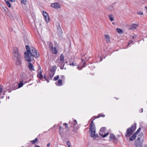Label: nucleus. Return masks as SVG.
Listing matches in <instances>:
<instances>
[{"label":"nucleus","instance_id":"obj_1","mask_svg":"<svg viewBox=\"0 0 147 147\" xmlns=\"http://www.w3.org/2000/svg\"><path fill=\"white\" fill-rule=\"evenodd\" d=\"M27 52H25V58L26 61L28 62L32 61L34 60L33 57L37 58L39 56V54L36 51V49L33 47L30 48L28 45L26 47Z\"/></svg>","mask_w":147,"mask_h":147},{"label":"nucleus","instance_id":"obj_2","mask_svg":"<svg viewBox=\"0 0 147 147\" xmlns=\"http://www.w3.org/2000/svg\"><path fill=\"white\" fill-rule=\"evenodd\" d=\"M13 59L16 61V64L18 65H20L21 63V56L19 54L18 49L16 48L13 50Z\"/></svg>","mask_w":147,"mask_h":147},{"label":"nucleus","instance_id":"obj_3","mask_svg":"<svg viewBox=\"0 0 147 147\" xmlns=\"http://www.w3.org/2000/svg\"><path fill=\"white\" fill-rule=\"evenodd\" d=\"M136 124L135 123L134 125H132L131 127L128 128L127 130V134L125 136L126 137H129L131 134L132 133V132L136 129Z\"/></svg>","mask_w":147,"mask_h":147},{"label":"nucleus","instance_id":"obj_4","mask_svg":"<svg viewBox=\"0 0 147 147\" xmlns=\"http://www.w3.org/2000/svg\"><path fill=\"white\" fill-rule=\"evenodd\" d=\"M144 136L142 133H140L138 136L137 142H143L144 140Z\"/></svg>","mask_w":147,"mask_h":147},{"label":"nucleus","instance_id":"obj_5","mask_svg":"<svg viewBox=\"0 0 147 147\" xmlns=\"http://www.w3.org/2000/svg\"><path fill=\"white\" fill-rule=\"evenodd\" d=\"M90 129L91 131L90 136L94 138V139L97 136V135H96L95 134V128H92V129Z\"/></svg>","mask_w":147,"mask_h":147},{"label":"nucleus","instance_id":"obj_6","mask_svg":"<svg viewBox=\"0 0 147 147\" xmlns=\"http://www.w3.org/2000/svg\"><path fill=\"white\" fill-rule=\"evenodd\" d=\"M51 6L55 9H59L61 7L60 4L58 3H55L51 4Z\"/></svg>","mask_w":147,"mask_h":147},{"label":"nucleus","instance_id":"obj_7","mask_svg":"<svg viewBox=\"0 0 147 147\" xmlns=\"http://www.w3.org/2000/svg\"><path fill=\"white\" fill-rule=\"evenodd\" d=\"M73 124L74 126L75 127H74V128L73 130V131L75 133H76L77 132V130L78 129L79 127L77 125V122L76 120H74Z\"/></svg>","mask_w":147,"mask_h":147},{"label":"nucleus","instance_id":"obj_8","mask_svg":"<svg viewBox=\"0 0 147 147\" xmlns=\"http://www.w3.org/2000/svg\"><path fill=\"white\" fill-rule=\"evenodd\" d=\"M43 14L44 17L46 22L47 23H48L49 22V18L47 13L46 12L43 11Z\"/></svg>","mask_w":147,"mask_h":147},{"label":"nucleus","instance_id":"obj_9","mask_svg":"<svg viewBox=\"0 0 147 147\" xmlns=\"http://www.w3.org/2000/svg\"><path fill=\"white\" fill-rule=\"evenodd\" d=\"M138 24H133L130 26L129 28L131 30H135L138 27Z\"/></svg>","mask_w":147,"mask_h":147},{"label":"nucleus","instance_id":"obj_10","mask_svg":"<svg viewBox=\"0 0 147 147\" xmlns=\"http://www.w3.org/2000/svg\"><path fill=\"white\" fill-rule=\"evenodd\" d=\"M37 72L38 73V74L37 75V77L39 78L40 79H42L43 78V76L42 74V72L41 69H39L38 70Z\"/></svg>","mask_w":147,"mask_h":147},{"label":"nucleus","instance_id":"obj_11","mask_svg":"<svg viewBox=\"0 0 147 147\" xmlns=\"http://www.w3.org/2000/svg\"><path fill=\"white\" fill-rule=\"evenodd\" d=\"M143 142H137L135 144L136 147H142Z\"/></svg>","mask_w":147,"mask_h":147},{"label":"nucleus","instance_id":"obj_12","mask_svg":"<svg viewBox=\"0 0 147 147\" xmlns=\"http://www.w3.org/2000/svg\"><path fill=\"white\" fill-rule=\"evenodd\" d=\"M28 67L30 71H32V70L34 71L35 70L34 69V67L33 66V65L31 63H28Z\"/></svg>","mask_w":147,"mask_h":147},{"label":"nucleus","instance_id":"obj_13","mask_svg":"<svg viewBox=\"0 0 147 147\" xmlns=\"http://www.w3.org/2000/svg\"><path fill=\"white\" fill-rule=\"evenodd\" d=\"M105 127L101 128L100 131L99 133V135L101 136H103V133H105Z\"/></svg>","mask_w":147,"mask_h":147},{"label":"nucleus","instance_id":"obj_14","mask_svg":"<svg viewBox=\"0 0 147 147\" xmlns=\"http://www.w3.org/2000/svg\"><path fill=\"white\" fill-rule=\"evenodd\" d=\"M105 37L107 43H109L110 42V37L109 35L105 34Z\"/></svg>","mask_w":147,"mask_h":147},{"label":"nucleus","instance_id":"obj_15","mask_svg":"<svg viewBox=\"0 0 147 147\" xmlns=\"http://www.w3.org/2000/svg\"><path fill=\"white\" fill-rule=\"evenodd\" d=\"M52 53L53 54H56L57 53V51L56 49V48L55 47H52L51 49Z\"/></svg>","mask_w":147,"mask_h":147},{"label":"nucleus","instance_id":"obj_16","mask_svg":"<svg viewBox=\"0 0 147 147\" xmlns=\"http://www.w3.org/2000/svg\"><path fill=\"white\" fill-rule=\"evenodd\" d=\"M61 62H60L61 64L63 63L64 61V56L63 54H61L60 55V59Z\"/></svg>","mask_w":147,"mask_h":147},{"label":"nucleus","instance_id":"obj_17","mask_svg":"<svg viewBox=\"0 0 147 147\" xmlns=\"http://www.w3.org/2000/svg\"><path fill=\"white\" fill-rule=\"evenodd\" d=\"M136 137L137 136L134 134L133 136L129 138V140L131 141H133L136 138Z\"/></svg>","mask_w":147,"mask_h":147},{"label":"nucleus","instance_id":"obj_18","mask_svg":"<svg viewBox=\"0 0 147 147\" xmlns=\"http://www.w3.org/2000/svg\"><path fill=\"white\" fill-rule=\"evenodd\" d=\"M108 17L109 19L111 21H113L114 20V17L113 16V15L112 14H111L108 15Z\"/></svg>","mask_w":147,"mask_h":147},{"label":"nucleus","instance_id":"obj_19","mask_svg":"<svg viewBox=\"0 0 147 147\" xmlns=\"http://www.w3.org/2000/svg\"><path fill=\"white\" fill-rule=\"evenodd\" d=\"M50 72L51 73H50V77L51 78H52L54 76L55 72L52 69L50 70Z\"/></svg>","mask_w":147,"mask_h":147},{"label":"nucleus","instance_id":"obj_20","mask_svg":"<svg viewBox=\"0 0 147 147\" xmlns=\"http://www.w3.org/2000/svg\"><path fill=\"white\" fill-rule=\"evenodd\" d=\"M110 137L111 139H112L113 140H117V139L116 138L113 134H111L110 135Z\"/></svg>","mask_w":147,"mask_h":147},{"label":"nucleus","instance_id":"obj_21","mask_svg":"<svg viewBox=\"0 0 147 147\" xmlns=\"http://www.w3.org/2000/svg\"><path fill=\"white\" fill-rule=\"evenodd\" d=\"M116 31L119 34H122L123 32L122 30L119 28H116Z\"/></svg>","mask_w":147,"mask_h":147},{"label":"nucleus","instance_id":"obj_22","mask_svg":"<svg viewBox=\"0 0 147 147\" xmlns=\"http://www.w3.org/2000/svg\"><path fill=\"white\" fill-rule=\"evenodd\" d=\"M93 128H95L94 124L93 123V121H92L91 122V123L90 124V129H92Z\"/></svg>","mask_w":147,"mask_h":147},{"label":"nucleus","instance_id":"obj_23","mask_svg":"<svg viewBox=\"0 0 147 147\" xmlns=\"http://www.w3.org/2000/svg\"><path fill=\"white\" fill-rule=\"evenodd\" d=\"M27 2V0H21V3L24 5H26Z\"/></svg>","mask_w":147,"mask_h":147},{"label":"nucleus","instance_id":"obj_24","mask_svg":"<svg viewBox=\"0 0 147 147\" xmlns=\"http://www.w3.org/2000/svg\"><path fill=\"white\" fill-rule=\"evenodd\" d=\"M62 80H61V79L59 80H58L57 83L56 84V85L58 86L59 85H58V84H61L62 83Z\"/></svg>","mask_w":147,"mask_h":147},{"label":"nucleus","instance_id":"obj_25","mask_svg":"<svg viewBox=\"0 0 147 147\" xmlns=\"http://www.w3.org/2000/svg\"><path fill=\"white\" fill-rule=\"evenodd\" d=\"M141 130V129L140 127H139L136 131L134 133V134L137 136L139 132Z\"/></svg>","mask_w":147,"mask_h":147},{"label":"nucleus","instance_id":"obj_26","mask_svg":"<svg viewBox=\"0 0 147 147\" xmlns=\"http://www.w3.org/2000/svg\"><path fill=\"white\" fill-rule=\"evenodd\" d=\"M5 2L7 4V5H8V6L9 7H11V5L10 2L9 1H7V0L6 1H5Z\"/></svg>","mask_w":147,"mask_h":147},{"label":"nucleus","instance_id":"obj_27","mask_svg":"<svg viewBox=\"0 0 147 147\" xmlns=\"http://www.w3.org/2000/svg\"><path fill=\"white\" fill-rule=\"evenodd\" d=\"M67 144L69 147H72L71 145L70 142L69 141H67Z\"/></svg>","mask_w":147,"mask_h":147},{"label":"nucleus","instance_id":"obj_28","mask_svg":"<svg viewBox=\"0 0 147 147\" xmlns=\"http://www.w3.org/2000/svg\"><path fill=\"white\" fill-rule=\"evenodd\" d=\"M38 141V139L37 138H36L35 139L31 141L33 144H34L36 142Z\"/></svg>","mask_w":147,"mask_h":147},{"label":"nucleus","instance_id":"obj_29","mask_svg":"<svg viewBox=\"0 0 147 147\" xmlns=\"http://www.w3.org/2000/svg\"><path fill=\"white\" fill-rule=\"evenodd\" d=\"M23 84L22 82H20V83L19 84L18 87L20 88L23 86Z\"/></svg>","mask_w":147,"mask_h":147},{"label":"nucleus","instance_id":"obj_30","mask_svg":"<svg viewBox=\"0 0 147 147\" xmlns=\"http://www.w3.org/2000/svg\"><path fill=\"white\" fill-rule=\"evenodd\" d=\"M70 65L71 66L72 65L73 66H75L77 65L76 63L74 62H73L71 63H70Z\"/></svg>","mask_w":147,"mask_h":147},{"label":"nucleus","instance_id":"obj_31","mask_svg":"<svg viewBox=\"0 0 147 147\" xmlns=\"http://www.w3.org/2000/svg\"><path fill=\"white\" fill-rule=\"evenodd\" d=\"M49 47L51 48V49L52 48V47H53L52 43L51 42H49Z\"/></svg>","mask_w":147,"mask_h":147},{"label":"nucleus","instance_id":"obj_32","mask_svg":"<svg viewBox=\"0 0 147 147\" xmlns=\"http://www.w3.org/2000/svg\"><path fill=\"white\" fill-rule=\"evenodd\" d=\"M59 78V76L58 75L55 76L54 78V80L56 81Z\"/></svg>","mask_w":147,"mask_h":147},{"label":"nucleus","instance_id":"obj_33","mask_svg":"<svg viewBox=\"0 0 147 147\" xmlns=\"http://www.w3.org/2000/svg\"><path fill=\"white\" fill-rule=\"evenodd\" d=\"M109 133H107L106 134H105L104 135L103 134V136H102L103 137L105 138L106 137L108 134Z\"/></svg>","mask_w":147,"mask_h":147},{"label":"nucleus","instance_id":"obj_34","mask_svg":"<svg viewBox=\"0 0 147 147\" xmlns=\"http://www.w3.org/2000/svg\"><path fill=\"white\" fill-rule=\"evenodd\" d=\"M63 125L65 126L66 129H68V126L67 124V123H64L63 124Z\"/></svg>","mask_w":147,"mask_h":147},{"label":"nucleus","instance_id":"obj_35","mask_svg":"<svg viewBox=\"0 0 147 147\" xmlns=\"http://www.w3.org/2000/svg\"><path fill=\"white\" fill-rule=\"evenodd\" d=\"M137 13L139 15H142L143 14L142 11H138L137 12Z\"/></svg>","mask_w":147,"mask_h":147},{"label":"nucleus","instance_id":"obj_36","mask_svg":"<svg viewBox=\"0 0 147 147\" xmlns=\"http://www.w3.org/2000/svg\"><path fill=\"white\" fill-rule=\"evenodd\" d=\"M133 42V41L132 40L130 41L128 44V46L130 45Z\"/></svg>","mask_w":147,"mask_h":147},{"label":"nucleus","instance_id":"obj_37","mask_svg":"<svg viewBox=\"0 0 147 147\" xmlns=\"http://www.w3.org/2000/svg\"><path fill=\"white\" fill-rule=\"evenodd\" d=\"M2 88L1 87H0V94L2 93Z\"/></svg>","mask_w":147,"mask_h":147},{"label":"nucleus","instance_id":"obj_38","mask_svg":"<svg viewBox=\"0 0 147 147\" xmlns=\"http://www.w3.org/2000/svg\"><path fill=\"white\" fill-rule=\"evenodd\" d=\"M105 117V115H100V116H99L98 117Z\"/></svg>","mask_w":147,"mask_h":147},{"label":"nucleus","instance_id":"obj_39","mask_svg":"<svg viewBox=\"0 0 147 147\" xmlns=\"http://www.w3.org/2000/svg\"><path fill=\"white\" fill-rule=\"evenodd\" d=\"M139 111L141 113H142L143 111V109L142 108L141 109L139 110Z\"/></svg>","mask_w":147,"mask_h":147},{"label":"nucleus","instance_id":"obj_40","mask_svg":"<svg viewBox=\"0 0 147 147\" xmlns=\"http://www.w3.org/2000/svg\"><path fill=\"white\" fill-rule=\"evenodd\" d=\"M50 146V143H48L47 145V146L48 147H49V146Z\"/></svg>","mask_w":147,"mask_h":147},{"label":"nucleus","instance_id":"obj_41","mask_svg":"<svg viewBox=\"0 0 147 147\" xmlns=\"http://www.w3.org/2000/svg\"><path fill=\"white\" fill-rule=\"evenodd\" d=\"M59 134H60L61 136L62 134V132H61V130L60 131H59Z\"/></svg>","mask_w":147,"mask_h":147},{"label":"nucleus","instance_id":"obj_42","mask_svg":"<svg viewBox=\"0 0 147 147\" xmlns=\"http://www.w3.org/2000/svg\"><path fill=\"white\" fill-rule=\"evenodd\" d=\"M10 2H13L15 1V0H9Z\"/></svg>","mask_w":147,"mask_h":147},{"label":"nucleus","instance_id":"obj_43","mask_svg":"<svg viewBox=\"0 0 147 147\" xmlns=\"http://www.w3.org/2000/svg\"><path fill=\"white\" fill-rule=\"evenodd\" d=\"M82 62L83 63H84V64H85V61L84 60H83L82 59Z\"/></svg>","mask_w":147,"mask_h":147},{"label":"nucleus","instance_id":"obj_44","mask_svg":"<svg viewBox=\"0 0 147 147\" xmlns=\"http://www.w3.org/2000/svg\"><path fill=\"white\" fill-rule=\"evenodd\" d=\"M61 78H62L64 79V78H65V76H61Z\"/></svg>","mask_w":147,"mask_h":147},{"label":"nucleus","instance_id":"obj_45","mask_svg":"<svg viewBox=\"0 0 147 147\" xmlns=\"http://www.w3.org/2000/svg\"><path fill=\"white\" fill-rule=\"evenodd\" d=\"M59 129H60V131H61V126L59 127ZM62 129H63L62 128Z\"/></svg>","mask_w":147,"mask_h":147},{"label":"nucleus","instance_id":"obj_46","mask_svg":"<svg viewBox=\"0 0 147 147\" xmlns=\"http://www.w3.org/2000/svg\"><path fill=\"white\" fill-rule=\"evenodd\" d=\"M34 147H40L38 145H36V146H35Z\"/></svg>","mask_w":147,"mask_h":147},{"label":"nucleus","instance_id":"obj_47","mask_svg":"<svg viewBox=\"0 0 147 147\" xmlns=\"http://www.w3.org/2000/svg\"><path fill=\"white\" fill-rule=\"evenodd\" d=\"M145 8L147 10V6H145Z\"/></svg>","mask_w":147,"mask_h":147},{"label":"nucleus","instance_id":"obj_48","mask_svg":"<svg viewBox=\"0 0 147 147\" xmlns=\"http://www.w3.org/2000/svg\"><path fill=\"white\" fill-rule=\"evenodd\" d=\"M46 77L45 76L44 77V79H45L46 78Z\"/></svg>","mask_w":147,"mask_h":147},{"label":"nucleus","instance_id":"obj_49","mask_svg":"<svg viewBox=\"0 0 147 147\" xmlns=\"http://www.w3.org/2000/svg\"><path fill=\"white\" fill-rule=\"evenodd\" d=\"M59 59H57L56 61L57 62H58V61L59 60Z\"/></svg>","mask_w":147,"mask_h":147},{"label":"nucleus","instance_id":"obj_50","mask_svg":"<svg viewBox=\"0 0 147 147\" xmlns=\"http://www.w3.org/2000/svg\"><path fill=\"white\" fill-rule=\"evenodd\" d=\"M135 36H133V38H135Z\"/></svg>","mask_w":147,"mask_h":147},{"label":"nucleus","instance_id":"obj_51","mask_svg":"<svg viewBox=\"0 0 147 147\" xmlns=\"http://www.w3.org/2000/svg\"><path fill=\"white\" fill-rule=\"evenodd\" d=\"M47 82H49V81L48 80H47Z\"/></svg>","mask_w":147,"mask_h":147},{"label":"nucleus","instance_id":"obj_52","mask_svg":"<svg viewBox=\"0 0 147 147\" xmlns=\"http://www.w3.org/2000/svg\"><path fill=\"white\" fill-rule=\"evenodd\" d=\"M112 23L113 24H114V23Z\"/></svg>","mask_w":147,"mask_h":147},{"label":"nucleus","instance_id":"obj_53","mask_svg":"<svg viewBox=\"0 0 147 147\" xmlns=\"http://www.w3.org/2000/svg\"><path fill=\"white\" fill-rule=\"evenodd\" d=\"M5 1H6L7 0H4Z\"/></svg>","mask_w":147,"mask_h":147},{"label":"nucleus","instance_id":"obj_54","mask_svg":"<svg viewBox=\"0 0 147 147\" xmlns=\"http://www.w3.org/2000/svg\"><path fill=\"white\" fill-rule=\"evenodd\" d=\"M83 67H84V65H83Z\"/></svg>","mask_w":147,"mask_h":147}]
</instances>
